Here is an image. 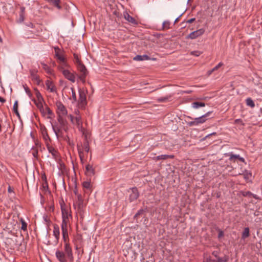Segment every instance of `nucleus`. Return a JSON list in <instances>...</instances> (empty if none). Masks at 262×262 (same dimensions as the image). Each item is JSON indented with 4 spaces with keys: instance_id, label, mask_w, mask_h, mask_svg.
I'll return each instance as SVG.
<instances>
[{
    "instance_id": "obj_1",
    "label": "nucleus",
    "mask_w": 262,
    "mask_h": 262,
    "mask_svg": "<svg viewBox=\"0 0 262 262\" xmlns=\"http://www.w3.org/2000/svg\"><path fill=\"white\" fill-rule=\"evenodd\" d=\"M212 112H208L204 115L194 119L193 121L187 122V124L189 126H197L200 124H202L207 120V117H209Z\"/></svg>"
},
{
    "instance_id": "obj_2",
    "label": "nucleus",
    "mask_w": 262,
    "mask_h": 262,
    "mask_svg": "<svg viewBox=\"0 0 262 262\" xmlns=\"http://www.w3.org/2000/svg\"><path fill=\"white\" fill-rule=\"evenodd\" d=\"M77 70L79 73L78 78L83 83L85 82V78L88 74V71L82 62L79 63L76 65Z\"/></svg>"
},
{
    "instance_id": "obj_3",
    "label": "nucleus",
    "mask_w": 262,
    "mask_h": 262,
    "mask_svg": "<svg viewBox=\"0 0 262 262\" xmlns=\"http://www.w3.org/2000/svg\"><path fill=\"white\" fill-rule=\"evenodd\" d=\"M70 224V220L62 219L61 228L62 230V235L63 241H66L68 238V227Z\"/></svg>"
},
{
    "instance_id": "obj_4",
    "label": "nucleus",
    "mask_w": 262,
    "mask_h": 262,
    "mask_svg": "<svg viewBox=\"0 0 262 262\" xmlns=\"http://www.w3.org/2000/svg\"><path fill=\"white\" fill-rule=\"evenodd\" d=\"M69 117L72 123L75 124L80 131H82V121L81 116L79 114H78L75 117H74L72 115H70Z\"/></svg>"
},
{
    "instance_id": "obj_5",
    "label": "nucleus",
    "mask_w": 262,
    "mask_h": 262,
    "mask_svg": "<svg viewBox=\"0 0 262 262\" xmlns=\"http://www.w3.org/2000/svg\"><path fill=\"white\" fill-rule=\"evenodd\" d=\"M69 237L66 239V241H63L64 242V253L67 255L68 259L70 260H73V256L72 248L70 246L69 243H68Z\"/></svg>"
},
{
    "instance_id": "obj_6",
    "label": "nucleus",
    "mask_w": 262,
    "mask_h": 262,
    "mask_svg": "<svg viewBox=\"0 0 262 262\" xmlns=\"http://www.w3.org/2000/svg\"><path fill=\"white\" fill-rule=\"evenodd\" d=\"M56 113L57 116H66L68 114L67 110L64 105L60 101L56 103Z\"/></svg>"
},
{
    "instance_id": "obj_7",
    "label": "nucleus",
    "mask_w": 262,
    "mask_h": 262,
    "mask_svg": "<svg viewBox=\"0 0 262 262\" xmlns=\"http://www.w3.org/2000/svg\"><path fill=\"white\" fill-rule=\"evenodd\" d=\"M205 32L204 29H200L190 33L187 37V39H194L202 35Z\"/></svg>"
},
{
    "instance_id": "obj_8",
    "label": "nucleus",
    "mask_w": 262,
    "mask_h": 262,
    "mask_svg": "<svg viewBox=\"0 0 262 262\" xmlns=\"http://www.w3.org/2000/svg\"><path fill=\"white\" fill-rule=\"evenodd\" d=\"M59 69L62 71L63 75L67 79L72 82L75 81V76L74 74L70 72L68 70L63 69V67L59 68Z\"/></svg>"
},
{
    "instance_id": "obj_9",
    "label": "nucleus",
    "mask_w": 262,
    "mask_h": 262,
    "mask_svg": "<svg viewBox=\"0 0 262 262\" xmlns=\"http://www.w3.org/2000/svg\"><path fill=\"white\" fill-rule=\"evenodd\" d=\"M55 51V56L58 59V60H59L60 64H61L60 67L59 68L62 67L63 66H67V63L66 61L65 58L59 53V49L58 47H55L54 48Z\"/></svg>"
},
{
    "instance_id": "obj_10",
    "label": "nucleus",
    "mask_w": 262,
    "mask_h": 262,
    "mask_svg": "<svg viewBox=\"0 0 262 262\" xmlns=\"http://www.w3.org/2000/svg\"><path fill=\"white\" fill-rule=\"evenodd\" d=\"M129 199L130 202L134 201L138 198L139 193L136 187H133L130 189V191H129Z\"/></svg>"
},
{
    "instance_id": "obj_11",
    "label": "nucleus",
    "mask_w": 262,
    "mask_h": 262,
    "mask_svg": "<svg viewBox=\"0 0 262 262\" xmlns=\"http://www.w3.org/2000/svg\"><path fill=\"white\" fill-rule=\"evenodd\" d=\"M79 105L81 107H84L86 104V96L83 91H79Z\"/></svg>"
},
{
    "instance_id": "obj_12",
    "label": "nucleus",
    "mask_w": 262,
    "mask_h": 262,
    "mask_svg": "<svg viewBox=\"0 0 262 262\" xmlns=\"http://www.w3.org/2000/svg\"><path fill=\"white\" fill-rule=\"evenodd\" d=\"M224 155L225 157H229V160L234 162L237 159L239 160L241 162H245V159L241 157L238 155H234L232 152L226 153Z\"/></svg>"
},
{
    "instance_id": "obj_13",
    "label": "nucleus",
    "mask_w": 262,
    "mask_h": 262,
    "mask_svg": "<svg viewBox=\"0 0 262 262\" xmlns=\"http://www.w3.org/2000/svg\"><path fill=\"white\" fill-rule=\"evenodd\" d=\"M57 259L60 262H67V259L68 258L65 253L61 251L57 250L55 253Z\"/></svg>"
},
{
    "instance_id": "obj_14",
    "label": "nucleus",
    "mask_w": 262,
    "mask_h": 262,
    "mask_svg": "<svg viewBox=\"0 0 262 262\" xmlns=\"http://www.w3.org/2000/svg\"><path fill=\"white\" fill-rule=\"evenodd\" d=\"M47 147L49 152L51 154L53 158L55 160H57L59 157L58 152L57 150L55 149L53 147L48 144L47 145Z\"/></svg>"
},
{
    "instance_id": "obj_15",
    "label": "nucleus",
    "mask_w": 262,
    "mask_h": 262,
    "mask_svg": "<svg viewBox=\"0 0 262 262\" xmlns=\"http://www.w3.org/2000/svg\"><path fill=\"white\" fill-rule=\"evenodd\" d=\"M52 128L53 131L54 132L56 137L58 138L60 135H61L62 129H63V127H61L60 125H58V124H52Z\"/></svg>"
},
{
    "instance_id": "obj_16",
    "label": "nucleus",
    "mask_w": 262,
    "mask_h": 262,
    "mask_svg": "<svg viewBox=\"0 0 262 262\" xmlns=\"http://www.w3.org/2000/svg\"><path fill=\"white\" fill-rule=\"evenodd\" d=\"M124 18L133 25H137L138 24V21L135 18L130 16L129 14L126 12L124 13Z\"/></svg>"
},
{
    "instance_id": "obj_17",
    "label": "nucleus",
    "mask_w": 262,
    "mask_h": 262,
    "mask_svg": "<svg viewBox=\"0 0 262 262\" xmlns=\"http://www.w3.org/2000/svg\"><path fill=\"white\" fill-rule=\"evenodd\" d=\"M42 100H34V102L35 105H36L37 107L39 110L42 115L43 116H45L46 112L45 111L44 107L42 105Z\"/></svg>"
},
{
    "instance_id": "obj_18",
    "label": "nucleus",
    "mask_w": 262,
    "mask_h": 262,
    "mask_svg": "<svg viewBox=\"0 0 262 262\" xmlns=\"http://www.w3.org/2000/svg\"><path fill=\"white\" fill-rule=\"evenodd\" d=\"M42 100H34V102L35 105H36L37 107L39 110L42 115L43 116H45L46 112L45 111L44 107L42 105Z\"/></svg>"
},
{
    "instance_id": "obj_19",
    "label": "nucleus",
    "mask_w": 262,
    "mask_h": 262,
    "mask_svg": "<svg viewBox=\"0 0 262 262\" xmlns=\"http://www.w3.org/2000/svg\"><path fill=\"white\" fill-rule=\"evenodd\" d=\"M62 212V219H72V215L69 212L68 209L61 207Z\"/></svg>"
},
{
    "instance_id": "obj_20",
    "label": "nucleus",
    "mask_w": 262,
    "mask_h": 262,
    "mask_svg": "<svg viewBox=\"0 0 262 262\" xmlns=\"http://www.w3.org/2000/svg\"><path fill=\"white\" fill-rule=\"evenodd\" d=\"M53 235L55 236L56 241L58 242L60 236L59 227L57 224H54L53 225Z\"/></svg>"
},
{
    "instance_id": "obj_21",
    "label": "nucleus",
    "mask_w": 262,
    "mask_h": 262,
    "mask_svg": "<svg viewBox=\"0 0 262 262\" xmlns=\"http://www.w3.org/2000/svg\"><path fill=\"white\" fill-rule=\"evenodd\" d=\"M64 116H57V120L59 124L63 127V129L66 130V126L67 125V121L63 118Z\"/></svg>"
},
{
    "instance_id": "obj_22",
    "label": "nucleus",
    "mask_w": 262,
    "mask_h": 262,
    "mask_svg": "<svg viewBox=\"0 0 262 262\" xmlns=\"http://www.w3.org/2000/svg\"><path fill=\"white\" fill-rule=\"evenodd\" d=\"M37 71L35 70H30V74L32 80L36 81L38 84L39 83L40 80L38 75L37 74Z\"/></svg>"
},
{
    "instance_id": "obj_23",
    "label": "nucleus",
    "mask_w": 262,
    "mask_h": 262,
    "mask_svg": "<svg viewBox=\"0 0 262 262\" xmlns=\"http://www.w3.org/2000/svg\"><path fill=\"white\" fill-rule=\"evenodd\" d=\"M174 157V155H162L158 156L154 158V160L158 161L160 160H166L167 159H173Z\"/></svg>"
},
{
    "instance_id": "obj_24",
    "label": "nucleus",
    "mask_w": 262,
    "mask_h": 262,
    "mask_svg": "<svg viewBox=\"0 0 262 262\" xmlns=\"http://www.w3.org/2000/svg\"><path fill=\"white\" fill-rule=\"evenodd\" d=\"M145 212V211L143 209H140L136 213V214L134 215V220H136V222L137 223H139V219L140 217V216H142L144 214V213Z\"/></svg>"
},
{
    "instance_id": "obj_25",
    "label": "nucleus",
    "mask_w": 262,
    "mask_h": 262,
    "mask_svg": "<svg viewBox=\"0 0 262 262\" xmlns=\"http://www.w3.org/2000/svg\"><path fill=\"white\" fill-rule=\"evenodd\" d=\"M150 59L149 57L147 55H137L134 58V60L136 61H142Z\"/></svg>"
},
{
    "instance_id": "obj_26",
    "label": "nucleus",
    "mask_w": 262,
    "mask_h": 262,
    "mask_svg": "<svg viewBox=\"0 0 262 262\" xmlns=\"http://www.w3.org/2000/svg\"><path fill=\"white\" fill-rule=\"evenodd\" d=\"M48 2L52 4L54 7H56L58 9L60 10L62 7L60 5L61 2L60 0H47Z\"/></svg>"
},
{
    "instance_id": "obj_27",
    "label": "nucleus",
    "mask_w": 262,
    "mask_h": 262,
    "mask_svg": "<svg viewBox=\"0 0 262 262\" xmlns=\"http://www.w3.org/2000/svg\"><path fill=\"white\" fill-rule=\"evenodd\" d=\"M86 171L89 173V175H94L95 174V169L93 168V166L90 164H88L86 166Z\"/></svg>"
},
{
    "instance_id": "obj_28",
    "label": "nucleus",
    "mask_w": 262,
    "mask_h": 262,
    "mask_svg": "<svg viewBox=\"0 0 262 262\" xmlns=\"http://www.w3.org/2000/svg\"><path fill=\"white\" fill-rule=\"evenodd\" d=\"M46 84L47 86L48 90H49L50 92H54L55 91V86L51 81L47 80Z\"/></svg>"
},
{
    "instance_id": "obj_29",
    "label": "nucleus",
    "mask_w": 262,
    "mask_h": 262,
    "mask_svg": "<svg viewBox=\"0 0 262 262\" xmlns=\"http://www.w3.org/2000/svg\"><path fill=\"white\" fill-rule=\"evenodd\" d=\"M77 149H78V152L79 154V158L80 159L81 161L82 162L83 161V148H82V146H80L79 145H77Z\"/></svg>"
},
{
    "instance_id": "obj_30",
    "label": "nucleus",
    "mask_w": 262,
    "mask_h": 262,
    "mask_svg": "<svg viewBox=\"0 0 262 262\" xmlns=\"http://www.w3.org/2000/svg\"><path fill=\"white\" fill-rule=\"evenodd\" d=\"M42 68L43 70L49 74L52 75L53 73V70L46 64L44 63H41Z\"/></svg>"
},
{
    "instance_id": "obj_31",
    "label": "nucleus",
    "mask_w": 262,
    "mask_h": 262,
    "mask_svg": "<svg viewBox=\"0 0 262 262\" xmlns=\"http://www.w3.org/2000/svg\"><path fill=\"white\" fill-rule=\"evenodd\" d=\"M250 235L249 232V228L248 227H246L244 228V231L242 233V238L243 239H245L248 237Z\"/></svg>"
},
{
    "instance_id": "obj_32",
    "label": "nucleus",
    "mask_w": 262,
    "mask_h": 262,
    "mask_svg": "<svg viewBox=\"0 0 262 262\" xmlns=\"http://www.w3.org/2000/svg\"><path fill=\"white\" fill-rule=\"evenodd\" d=\"M205 106V103L201 102H194L192 103V107L198 108L199 107H204Z\"/></svg>"
},
{
    "instance_id": "obj_33",
    "label": "nucleus",
    "mask_w": 262,
    "mask_h": 262,
    "mask_svg": "<svg viewBox=\"0 0 262 262\" xmlns=\"http://www.w3.org/2000/svg\"><path fill=\"white\" fill-rule=\"evenodd\" d=\"M18 101H15V102H14V104L13 105V111L14 113L17 115V116H18V117H20V115H19V113L18 111Z\"/></svg>"
},
{
    "instance_id": "obj_34",
    "label": "nucleus",
    "mask_w": 262,
    "mask_h": 262,
    "mask_svg": "<svg viewBox=\"0 0 262 262\" xmlns=\"http://www.w3.org/2000/svg\"><path fill=\"white\" fill-rule=\"evenodd\" d=\"M246 104L248 106H250L252 108H253L255 106V103L251 98H248L246 100Z\"/></svg>"
},
{
    "instance_id": "obj_35",
    "label": "nucleus",
    "mask_w": 262,
    "mask_h": 262,
    "mask_svg": "<svg viewBox=\"0 0 262 262\" xmlns=\"http://www.w3.org/2000/svg\"><path fill=\"white\" fill-rule=\"evenodd\" d=\"M20 222L21 223V229L24 231H27V224L25 222L24 219H20Z\"/></svg>"
},
{
    "instance_id": "obj_36",
    "label": "nucleus",
    "mask_w": 262,
    "mask_h": 262,
    "mask_svg": "<svg viewBox=\"0 0 262 262\" xmlns=\"http://www.w3.org/2000/svg\"><path fill=\"white\" fill-rule=\"evenodd\" d=\"M82 148L83 149L87 152H88L90 150V146L89 143L87 140H86L83 144Z\"/></svg>"
},
{
    "instance_id": "obj_37",
    "label": "nucleus",
    "mask_w": 262,
    "mask_h": 262,
    "mask_svg": "<svg viewBox=\"0 0 262 262\" xmlns=\"http://www.w3.org/2000/svg\"><path fill=\"white\" fill-rule=\"evenodd\" d=\"M42 134L43 139L46 141L50 139V137L48 135V133H47V129L46 128L42 131Z\"/></svg>"
},
{
    "instance_id": "obj_38",
    "label": "nucleus",
    "mask_w": 262,
    "mask_h": 262,
    "mask_svg": "<svg viewBox=\"0 0 262 262\" xmlns=\"http://www.w3.org/2000/svg\"><path fill=\"white\" fill-rule=\"evenodd\" d=\"M34 90L35 91V94L37 100H43V98L39 91L37 89H35Z\"/></svg>"
},
{
    "instance_id": "obj_39",
    "label": "nucleus",
    "mask_w": 262,
    "mask_h": 262,
    "mask_svg": "<svg viewBox=\"0 0 262 262\" xmlns=\"http://www.w3.org/2000/svg\"><path fill=\"white\" fill-rule=\"evenodd\" d=\"M170 22L168 20L164 21L163 23L162 29L163 30L168 29L169 28Z\"/></svg>"
},
{
    "instance_id": "obj_40",
    "label": "nucleus",
    "mask_w": 262,
    "mask_h": 262,
    "mask_svg": "<svg viewBox=\"0 0 262 262\" xmlns=\"http://www.w3.org/2000/svg\"><path fill=\"white\" fill-rule=\"evenodd\" d=\"M239 175L243 174L244 176V178L246 180H248L249 178L251 176V173L248 172L247 171H245L243 173H238Z\"/></svg>"
},
{
    "instance_id": "obj_41",
    "label": "nucleus",
    "mask_w": 262,
    "mask_h": 262,
    "mask_svg": "<svg viewBox=\"0 0 262 262\" xmlns=\"http://www.w3.org/2000/svg\"><path fill=\"white\" fill-rule=\"evenodd\" d=\"M74 62L76 65L79 64V63L82 62L80 60V58L78 57V56L77 54L74 53Z\"/></svg>"
},
{
    "instance_id": "obj_42",
    "label": "nucleus",
    "mask_w": 262,
    "mask_h": 262,
    "mask_svg": "<svg viewBox=\"0 0 262 262\" xmlns=\"http://www.w3.org/2000/svg\"><path fill=\"white\" fill-rule=\"evenodd\" d=\"M44 109L45 111L46 112V115L48 114L50 116L53 115V112L48 106H46Z\"/></svg>"
},
{
    "instance_id": "obj_43",
    "label": "nucleus",
    "mask_w": 262,
    "mask_h": 262,
    "mask_svg": "<svg viewBox=\"0 0 262 262\" xmlns=\"http://www.w3.org/2000/svg\"><path fill=\"white\" fill-rule=\"evenodd\" d=\"M202 53V52L200 51H191L190 52V55H193V56H195L196 57H198Z\"/></svg>"
},
{
    "instance_id": "obj_44",
    "label": "nucleus",
    "mask_w": 262,
    "mask_h": 262,
    "mask_svg": "<svg viewBox=\"0 0 262 262\" xmlns=\"http://www.w3.org/2000/svg\"><path fill=\"white\" fill-rule=\"evenodd\" d=\"M24 89L25 90V92L27 93V94L28 95V96L30 98H31V97L32 96V94L30 90V89L27 86H26L25 85H24Z\"/></svg>"
},
{
    "instance_id": "obj_45",
    "label": "nucleus",
    "mask_w": 262,
    "mask_h": 262,
    "mask_svg": "<svg viewBox=\"0 0 262 262\" xmlns=\"http://www.w3.org/2000/svg\"><path fill=\"white\" fill-rule=\"evenodd\" d=\"M77 198H78V207H79V208H80L81 205H82V204L83 203V200H82L81 195L80 194H78Z\"/></svg>"
},
{
    "instance_id": "obj_46",
    "label": "nucleus",
    "mask_w": 262,
    "mask_h": 262,
    "mask_svg": "<svg viewBox=\"0 0 262 262\" xmlns=\"http://www.w3.org/2000/svg\"><path fill=\"white\" fill-rule=\"evenodd\" d=\"M242 194L244 196L251 197L252 195H253V193L250 191H243Z\"/></svg>"
},
{
    "instance_id": "obj_47",
    "label": "nucleus",
    "mask_w": 262,
    "mask_h": 262,
    "mask_svg": "<svg viewBox=\"0 0 262 262\" xmlns=\"http://www.w3.org/2000/svg\"><path fill=\"white\" fill-rule=\"evenodd\" d=\"M82 185L85 188L89 189L91 187V183L88 181H85L83 183Z\"/></svg>"
},
{
    "instance_id": "obj_48",
    "label": "nucleus",
    "mask_w": 262,
    "mask_h": 262,
    "mask_svg": "<svg viewBox=\"0 0 262 262\" xmlns=\"http://www.w3.org/2000/svg\"><path fill=\"white\" fill-rule=\"evenodd\" d=\"M32 155L34 157L37 158V155H38V150H37V149L33 148L32 149Z\"/></svg>"
},
{
    "instance_id": "obj_49",
    "label": "nucleus",
    "mask_w": 262,
    "mask_h": 262,
    "mask_svg": "<svg viewBox=\"0 0 262 262\" xmlns=\"http://www.w3.org/2000/svg\"><path fill=\"white\" fill-rule=\"evenodd\" d=\"M21 14H20V20L21 21H23L24 20V11L25 10V8H21Z\"/></svg>"
},
{
    "instance_id": "obj_50",
    "label": "nucleus",
    "mask_w": 262,
    "mask_h": 262,
    "mask_svg": "<svg viewBox=\"0 0 262 262\" xmlns=\"http://www.w3.org/2000/svg\"><path fill=\"white\" fill-rule=\"evenodd\" d=\"M168 99V97H161L158 99V102H163L166 101Z\"/></svg>"
},
{
    "instance_id": "obj_51",
    "label": "nucleus",
    "mask_w": 262,
    "mask_h": 262,
    "mask_svg": "<svg viewBox=\"0 0 262 262\" xmlns=\"http://www.w3.org/2000/svg\"><path fill=\"white\" fill-rule=\"evenodd\" d=\"M235 124H241L242 125H244V123H243V121L241 119H237L235 120Z\"/></svg>"
},
{
    "instance_id": "obj_52",
    "label": "nucleus",
    "mask_w": 262,
    "mask_h": 262,
    "mask_svg": "<svg viewBox=\"0 0 262 262\" xmlns=\"http://www.w3.org/2000/svg\"><path fill=\"white\" fill-rule=\"evenodd\" d=\"M72 98L73 99L76 101V93L75 92V91H74L73 89H72Z\"/></svg>"
},
{
    "instance_id": "obj_53",
    "label": "nucleus",
    "mask_w": 262,
    "mask_h": 262,
    "mask_svg": "<svg viewBox=\"0 0 262 262\" xmlns=\"http://www.w3.org/2000/svg\"><path fill=\"white\" fill-rule=\"evenodd\" d=\"M106 34L108 35V36L109 37L114 38V32L113 30L111 31V32H110V33L106 32Z\"/></svg>"
},
{
    "instance_id": "obj_54",
    "label": "nucleus",
    "mask_w": 262,
    "mask_h": 262,
    "mask_svg": "<svg viewBox=\"0 0 262 262\" xmlns=\"http://www.w3.org/2000/svg\"><path fill=\"white\" fill-rule=\"evenodd\" d=\"M43 220L47 224H49L50 222V220L48 219L47 215L43 216Z\"/></svg>"
},
{
    "instance_id": "obj_55",
    "label": "nucleus",
    "mask_w": 262,
    "mask_h": 262,
    "mask_svg": "<svg viewBox=\"0 0 262 262\" xmlns=\"http://www.w3.org/2000/svg\"><path fill=\"white\" fill-rule=\"evenodd\" d=\"M223 65L222 62H220L217 66H216L214 68V69L217 70L220 67H221Z\"/></svg>"
},
{
    "instance_id": "obj_56",
    "label": "nucleus",
    "mask_w": 262,
    "mask_h": 262,
    "mask_svg": "<svg viewBox=\"0 0 262 262\" xmlns=\"http://www.w3.org/2000/svg\"><path fill=\"white\" fill-rule=\"evenodd\" d=\"M195 18H192L190 19H188V20H187L186 22L187 23L190 24V23H192V22H193L195 20Z\"/></svg>"
},
{
    "instance_id": "obj_57",
    "label": "nucleus",
    "mask_w": 262,
    "mask_h": 262,
    "mask_svg": "<svg viewBox=\"0 0 262 262\" xmlns=\"http://www.w3.org/2000/svg\"><path fill=\"white\" fill-rule=\"evenodd\" d=\"M217 261H218L219 262H225V261H227V260H226V259L224 260V259H223V258H222L218 257V258H217Z\"/></svg>"
},
{
    "instance_id": "obj_58",
    "label": "nucleus",
    "mask_w": 262,
    "mask_h": 262,
    "mask_svg": "<svg viewBox=\"0 0 262 262\" xmlns=\"http://www.w3.org/2000/svg\"><path fill=\"white\" fill-rule=\"evenodd\" d=\"M216 133L215 132L212 133H211V134H209V135H207V136L205 137V139L207 138L208 137H210V136H212V135H216Z\"/></svg>"
},
{
    "instance_id": "obj_59",
    "label": "nucleus",
    "mask_w": 262,
    "mask_h": 262,
    "mask_svg": "<svg viewBox=\"0 0 262 262\" xmlns=\"http://www.w3.org/2000/svg\"><path fill=\"white\" fill-rule=\"evenodd\" d=\"M0 102L2 103H4L6 102V100L4 98L0 97Z\"/></svg>"
},
{
    "instance_id": "obj_60",
    "label": "nucleus",
    "mask_w": 262,
    "mask_h": 262,
    "mask_svg": "<svg viewBox=\"0 0 262 262\" xmlns=\"http://www.w3.org/2000/svg\"><path fill=\"white\" fill-rule=\"evenodd\" d=\"M182 14L180 15L178 17H177L176 20H174V23H176L179 21V18L182 16Z\"/></svg>"
},
{
    "instance_id": "obj_61",
    "label": "nucleus",
    "mask_w": 262,
    "mask_h": 262,
    "mask_svg": "<svg viewBox=\"0 0 262 262\" xmlns=\"http://www.w3.org/2000/svg\"><path fill=\"white\" fill-rule=\"evenodd\" d=\"M213 73V71H212V70H209L207 72V74L208 76L210 75Z\"/></svg>"
},
{
    "instance_id": "obj_62",
    "label": "nucleus",
    "mask_w": 262,
    "mask_h": 262,
    "mask_svg": "<svg viewBox=\"0 0 262 262\" xmlns=\"http://www.w3.org/2000/svg\"><path fill=\"white\" fill-rule=\"evenodd\" d=\"M251 197H253V198H254L255 199H258V197L256 194H253V195H252Z\"/></svg>"
},
{
    "instance_id": "obj_63",
    "label": "nucleus",
    "mask_w": 262,
    "mask_h": 262,
    "mask_svg": "<svg viewBox=\"0 0 262 262\" xmlns=\"http://www.w3.org/2000/svg\"><path fill=\"white\" fill-rule=\"evenodd\" d=\"M74 193H75V195H77L78 194L77 193V190L76 189V188H75L74 190Z\"/></svg>"
},
{
    "instance_id": "obj_64",
    "label": "nucleus",
    "mask_w": 262,
    "mask_h": 262,
    "mask_svg": "<svg viewBox=\"0 0 262 262\" xmlns=\"http://www.w3.org/2000/svg\"><path fill=\"white\" fill-rule=\"evenodd\" d=\"M8 191L9 192H12V190H11V188L10 187H9Z\"/></svg>"
}]
</instances>
